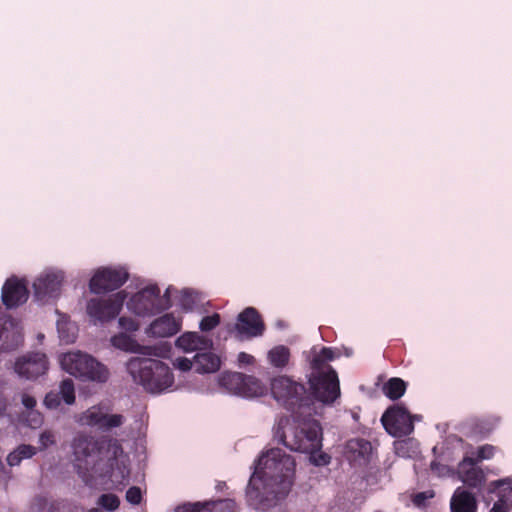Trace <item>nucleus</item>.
<instances>
[{"label":"nucleus","mask_w":512,"mask_h":512,"mask_svg":"<svg viewBox=\"0 0 512 512\" xmlns=\"http://www.w3.org/2000/svg\"><path fill=\"white\" fill-rule=\"evenodd\" d=\"M295 469V459L280 448L262 453L246 488L248 505L260 511L277 506L292 489Z\"/></svg>","instance_id":"1"},{"label":"nucleus","mask_w":512,"mask_h":512,"mask_svg":"<svg viewBox=\"0 0 512 512\" xmlns=\"http://www.w3.org/2000/svg\"><path fill=\"white\" fill-rule=\"evenodd\" d=\"M335 358L332 348L323 347L314 355L311 361V375L309 385L312 403L317 400L323 404H332L340 396V384L337 372L329 365V361Z\"/></svg>","instance_id":"2"},{"label":"nucleus","mask_w":512,"mask_h":512,"mask_svg":"<svg viewBox=\"0 0 512 512\" xmlns=\"http://www.w3.org/2000/svg\"><path fill=\"white\" fill-rule=\"evenodd\" d=\"M128 370L134 380L151 393H161L174 383L169 366L160 360L133 358L128 363Z\"/></svg>","instance_id":"3"},{"label":"nucleus","mask_w":512,"mask_h":512,"mask_svg":"<svg viewBox=\"0 0 512 512\" xmlns=\"http://www.w3.org/2000/svg\"><path fill=\"white\" fill-rule=\"evenodd\" d=\"M271 393L281 406L293 414L312 405V397L305 385L285 375L272 379Z\"/></svg>","instance_id":"4"},{"label":"nucleus","mask_w":512,"mask_h":512,"mask_svg":"<svg viewBox=\"0 0 512 512\" xmlns=\"http://www.w3.org/2000/svg\"><path fill=\"white\" fill-rule=\"evenodd\" d=\"M322 429L320 424L313 421H305L294 427L290 433L276 432L278 441L292 451L314 454L322 447Z\"/></svg>","instance_id":"5"},{"label":"nucleus","mask_w":512,"mask_h":512,"mask_svg":"<svg viewBox=\"0 0 512 512\" xmlns=\"http://www.w3.org/2000/svg\"><path fill=\"white\" fill-rule=\"evenodd\" d=\"M60 364L66 372L83 380L104 383L109 378V370L104 364L81 351L63 354Z\"/></svg>","instance_id":"6"},{"label":"nucleus","mask_w":512,"mask_h":512,"mask_svg":"<svg viewBox=\"0 0 512 512\" xmlns=\"http://www.w3.org/2000/svg\"><path fill=\"white\" fill-rule=\"evenodd\" d=\"M170 291L171 288L168 287L161 297L157 285L146 286L128 300L127 307L138 316L155 315L172 306Z\"/></svg>","instance_id":"7"},{"label":"nucleus","mask_w":512,"mask_h":512,"mask_svg":"<svg viewBox=\"0 0 512 512\" xmlns=\"http://www.w3.org/2000/svg\"><path fill=\"white\" fill-rule=\"evenodd\" d=\"M126 298L127 293L124 290L107 298H92L87 302V314L95 323L109 322L119 315Z\"/></svg>","instance_id":"8"},{"label":"nucleus","mask_w":512,"mask_h":512,"mask_svg":"<svg viewBox=\"0 0 512 512\" xmlns=\"http://www.w3.org/2000/svg\"><path fill=\"white\" fill-rule=\"evenodd\" d=\"M219 382L230 393L242 397L261 396L265 391L259 379L240 372H225L221 375Z\"/></svg>","instance_id":"9"},{"label":"nucleus","mask_w":512,"mask_h":512,"mask_svg":"<svg viewBox=\"0 0 512 512\" xmlns=\"http://www.w3.org/2000/svg\"><path fill=\"white\" fill-rule=\"evenodd\" d=\"M414 417L401 405H393L386 409L381 416L385 430L393 437H404L414 431Z\"/></svg>","instance_id":"10"},{"label":"nucleus","mask_w":512,"mask_h":512,"mask_svg":"<svg viewBox=\"0 0 512 512\" xmlns=\"http://www.w3.org/2000/svg\"><path fill=\"white\" fill-rule=\"evenodd\" d=\"M129 278L124 267H103L98 269L89 282V289L94 294H102L120 288Z\"/></svg>","instance_id":"11"},{"label":"nucleus","mask_w":512,"mask_h":512,"mask_svg":"<svg viewBox=\"0 0 512 512\" xmlns=\"http://www.w3.org/2000/svg\"><path fill=\"white\" fill-rule=\"evenodd\" d=\"M49 361L42 352H28L18 357L14 363L15 373L26 380H36L47 373Z\"/></svg>","instance_id":"12"},{"label":"nucleus","mask_w":512,"mask_h":512,"mask_svg":"<svg viewBox=\"0 0 512 512\" xmlns=\"http://www.w3.org/2000/svg\"><path fill=\"white\" fill-rule=\"evenodd\" d=\"M234 330L239 338L249 339L261 336L265 325L258 311L253 307H247L238 315Z\"/></svg>","instance_id":"13"},{"label":"nucleus","mask_w":512,"mask_h":512,"mask_svg":"<svg viewBox=\"0 0 512 512\" xmlns=\"http://www.w3.org/2000/svg\"><path fill=\"white\" fill-rule=\"evenodd\" d=\"M63 274L60 272H48L41 274L33 283L34 298L42 303L55 299L60 295Z\"/></svg>","instance_id":"14"},{"label":"nucleus","mask_w":512,"mask_h":512,"mask_svg":"<svg viewBox=\"0 0 512 512\" xmlns=\"http://www.w3.org/2000/svg\"><path fill=\"white\" fill-rule=\"evenodd\" d=\"M28 297L29 291L24 279L12 276L2 286L1 299L7 309H14L23 305Z\"/></svg>","instance_id":"15"},{"label":"nucleus","mask_w":512,"mask_h":512,"mask_svg":"<svg viewBox=\"0 0 512 512\" xmlns=\"http://www.w3.org/2000/svg\"><path fill=\"white\" fill-rule=\"evenodd\" d=\"M80 420L88 426L108 431L120 427L124 422V417L121 414H106L100 407L93 406L82 414Z\"/></svg>","instance_id":"16"},{"label":"nucleus","mask_w":512,"mask_h":512,"mask_svg":"<svg viewBox=\"0 0 512 512\" xmlns=\"http://www.w3.org/2000/svg\"><path fill=\"white\" fill-rule=\"evenodd\" d=\"M23 342L20 325L12 317L0 318V353L17 349Z\"/></svg>","instance_id":"17"},{"label":"nucleus","mask_w":512,"mask_h":512,"mask_svg":"<svg viewBox=\"0 0 512 512\" xmlns=\"http://www.w3.org/2000/svg\"><path fill=\"white\" fill-rule=\"evenodd\" d=\"M175 512H238V506L233 499L228 498L186 503L178 506Z\"/></svg>","instance_id":"18"},{"label":"nucleus","mask_w":512,"mask_h":512,"mask_svg":"<svg viewBox=\"0 0 512 512\" xmlns=\"http://www.w3.org/2000/svg\"><path fill=\"white\" fill-rule=\"evenodd\" d=\"M102 447L103 441L85 433L76 434L71 443L74 460L77 462L85 461L88 457L99 452Z\"/></svg>","instance_id":"19"},{"label":"nucleus","mask_w":512,"mask_h":512,"mask_svg":"<svg viewBox=\"0 0 512 512\" xmlns=\"http://www.w3.org/2000/svg\"><path fill=\"white\" fill-rule=\"evenodd\" d=\"M181 326L180 318H176L173 313H166L155 319L146 329V333L152 337L166 338L177 334Z\"/></svg>","instance_id":"20"},{"label":"nucleus","mask_w":512,"mask_h":512,"mask_svg":"<svg viewBox=\"0 0 512 512\" xmlns=\"http://www.w3.org/2000/svg\"><path fill=\"white\" fill-rule=\"evenodd\" d=\"M499 422L500 418L496 416L470 418L464 424L465 435L475 439L486 438L495 430Z\"/></svg>","instance_id":"21"},{"label":"nucleus","mask_w":512,"mask_h":512,"mask_svg":"<svg viewBox=\"0 0 512 512\" xmlns=\"http://www.w3.org/2000/svg\"><path fill=\"white\" fill-rule=\"evenodd\" d=\"M459 477L461 481L471 487L478 488L485 481L483 470L477 466V460L472 457L465 456L458 466Z\"/></svg>","instance_id":"22"},{"label":"nucleus","mask_w":512,"mask_h":512,"mask_svg":"<svg viewBox=\"0 0 512 512\" xmlns=\"http://www.w3.org/2000/svg\"><path fill=\"white\" fill-rule=\"evenodd\" d=\"M451 512H477L475 496L466 491L457 489L450 501Z\"/></svg>","instance_id":"23"},{"label":"nucleus","mask_w":512,"mask_h":512,"mask_svg":"<svg viewBox=\"0 0 512 512\" xmlns=\"http://www.w3.org/2000/svg\"><path fill=\"white\" fill-rule=\"evenodd\" d=\"M195 372L199 374L214 373L219 370L220 358L212 352L197 353L195 355Z\"/></svg>","instance_id":"24"},{"label":"nucleus","mask_w":512,"mask_h":512,"mask_svg":"<svg viewBox=\"0 0 512 512\" xmlns=\"http://www.w3.org/2000/svg\"><path fill=\"white\" fill-rule=\"evenodd\" d=\"M207 343V340L197 332H185L176 340V346L186 352L202 349L207 345Z\"/></svg>","instance_id":"25"},{"label":"nucleus","mask_w":512,"mask_h":512,"mask_svg":"<svg viewBox=\"0 0 512 512\" xmlns=\"http://www.w3.org/2000/svg\"><path fill=\"white\" fill-rule=\"evenodd\" d=\"M406 382L398 377L390 378L384 383L382 391L384 395L392 401L400 399L406 392Z\"/></svg>","instance_id":"26"},{"label":"nucleus","mask_w":512,"mask_h":512,"mask_svg":"<svg viewBox=\"0 0 512 512\" xmlns=\"http://www.w3.org/2000/svg\"><path fill=\"white\" fill-rule=\"evenodd\" d=\"M269 363L275 368H284L290 360V350L284 345L273 347L268 352Z\"/></svg>","instance_id":"27"},{"label":"nucleus","mask_w":512,"mask_h":512,"mask_svg":"<svg viewBox=\"0 0 512 512\" xmlns=\"http://www.w3.org/2000/svg\"><path fill=\"white\" fill-rule=\"evenodd\" d=\"M58 394H60V397L67 405H72L75 402V388L73 380L70 378L62 380Z\"/></svg>","instance_id":"28"},{"label":"nucleus","mask_w":512,"mask_h":512,"mask_svg":"<svg viewBox=\"0 0 512 512\" xmlns=\"http://www.w3.org/2000/svg\"><path fill=\"white\" fill-rule=\"evenodd\" d=\"M111 343L114 347L123 351H133L135 342L127 334L120 333L111 338Z\"/></svg>","instance_id":"29"},{"label":"nucleus","mask_w":512,"mask_h":512,"mask_svg":"<svg viewBox=\"0 0 512 512\" xmlns=\"http://www.w3.org/2000/svg\"><path fill=\"white\" fill-rule=\"evenodd\" d=\"M506 484H507V481L504 479L492 481L489 484L488 491H489V493H496L499 490L501 492L502 496L504 497L505 501L507 503L510 502L511 506H512V487L507 486V487L502 488Z\"/></svg>","instance_id":"30"},{"label":"nucleus","mask_w":512,"mask_h":512,"mask_svg":"<svg viewBox=\"0 0 512 512\" xmlns=\"http://www.w3.org/2000/svg\"><path fill=\"white\" fill-rule=\"evenodd\" d=\"M98 505L107 511H115L120 505V500L117 495L112 493L102 494L98 499Z\"/></svg>","instance_id":"31"},{"label":"nucleus","mask_w":512,"mask_h":512,"mask_svg":"<svg viewBox=\"0 0 512 512\" xmlns=\"http://www.w3.org/2000/svg\"><path fill=\"white\" fill-rule=\"evenodd\" d=\"M220 324V315L218 313H214L209 316H205L202 318L199 324V328L201 331L208 332L216 328Z\"/></svg>","instance_id":"32"},{"label":"nucleus","mask_w":512,"mask_h":512,"mask_svg":"<svg viewBox=\"0 0 512 512\" xmlns=\"http://www.w3.org/2000/svg\"><path fill=\"white\" fill-rule=\"evenodd\" d=\"M39 450L43 451L56 444V434L52 430H44L39 435Z\"/></svg>","instance_id":"33"},{"label":"nucleus","mask_w":512,"mask_h":512,"mask_svg":"<svg viewBox=\"0 0 512 512\" xmlns=\"http://www.w3.org/2000/svg\"><path fill=\"white\" fill-rule=\"evenodd\" d=\"M125 497L129 503L139 505L142 501V491L138 486H132L127 490Z\"/></svg>","instance_id":"34"},{"label":"nucleus","mask_w":512,"mask_h":512,"mask_svg":"<svg viewBox=\"0 0 512 512\" xmlns=\"http://www.w3.org/2000/svg\"><path fill=\"white\" fill-rule=\"evenodd\" d=\"M494 453H495V447L490 444H485L478 448L477 457L474 459L477 460V463H478L482 460L492 458L494 456Z\"/></svg>","instance_id":"35"},{"label":"nucleus","mask_w":512,"mask_h":512,"mask_svg":"<svg viewBox=\"0 0 512 512\" xmlns=\"http://www.w3.org/2000/svg\"><path fill=\"white\" fill-rule=\"evenodd\" d=\"M60 394L49 392L44 398V405L49 409H56L61 403Z\"/></svg>","instance_id":"36"},{"label":"nucleus","mask_w":512,"mask_h":512,"mask_svg":"<svg viewBox=\"0 0 512 512\" xmlns=\"http://www.w3.org/2000/svg\"><path fill=\"white\" fill-rule=\"evenodd\" d=\"M16 449L22 460L30 459L37 453V448L29 444H21Z\"/></svg>","instance_id":"37"},{"label":"nucleus","mask_w":512,"mask_h":512,"mask_svg":"<svg viewBox=\"0 0 512 512\" xmlns=\"http://www.w3.org/2000/svg\"><path fill=\"white\" fill-rule=\"evenodd\" d=\"M194 364H195V357L193 358V360H190L185 357H179L175 361V366L181 371H189L191 369L195 370Z\"/></svg>","instance_id":"38"},{"label":"nucleus","mask_w":512,"mask_h":512,"mask_svg":"<svg viewBox=\"0 0 512 512\" xmlns=\"http://www.w3.org/2000/svg\"><path fill=\"white\" fill-rule=\"evenodd\" d=\"M495 494L498 496V500L494 503L490 512H508L507 502L498 490Z\"/></svg>","instance_id":"39"},{"label":"nucleus","mask_w":512,"mask_h":512,"mask_svg":"<svg viewBox=\"0 0 512 512\" xmlns=\"http://www.w3.org/2000/svg\"><path fill=\"white\" fill-rule=\"evenodd\" d=\"M119 326L131 332L136 331L138 329V324L132 318L128 317H120Z\"/></svg>","instance_id":"40"},{"label":"nucleus","mask_w":512,"mask_h":512,"mask_svg":"<svg viewBox=\"0 0 512 512\" xmlns=\"http://www.w3.org/2000/svg\"><path fill=\"white\" fill-rule=\"evenodd\" d=\"M310 455V460L317 466L327 465L330 462V456L325 453L319 454L318 457H315L314 454Z\"/></svg>","instance_id":"41"},{"label":"nucleus","mask_w":512,"mask_h":512,"mask_svg":"<svg viewBox=\"0 0 512 512\" xmlns=\"http://www.w3.org/2000/svg\"><path fill=\"white\" fill-rule=\"evenodd\" d=\"M21 461H22V458L17 453V449H15L11 453H9V455L7 456V463L10 466H17V465H19L21 463Z\"/></svg>","instance_id":"42"},{"label":"nucleus","mask_w":512,"mask_h":512,"mask_svg":"<svg viewBox=\"0 0 512 512\" xmlns=\"http://www.w3.org/2000/svg\"><path fill=\"white\" fill-rule=\"evenodd\" d=\"M21 461H22V458L17 453V449H15L11 453H9V455L7 456V463L10 466H17V465H19L21 463Z\"/></svg>","instance_id":"43"},{"label":"nucleus","mask_w":512,"mask_h":512,"mask_svg":"<svg viewBox=\"0 0 512 512\" xmlns=\"http://www.w3.org/2000/svg\"><path fill=\"white\" fill-rule=\"evenodd\" d=\"M58 331H59V334H60V338L62 341L66 342V343H72L75 341V333H67L65 334L64 330H63V327L61 324H58Z\"/></svg>","instance_id":"44"},{"label":"nucleus","mask_w":512,"mask_h":512,"mask_svg":"<svg viewBox=\"0 0 512 512\" xmlns=\"http://www.w3.org/2000/svg\"><path fill=\"white\" fill-rule=\"evenodd\" d=\"M22 404L27 409H33L36 406V399L33 396H30L28 394H24L22 396Z\"/></svg>","instance_id":"45"},{"label":"nucleus","mask_w":512,"mask_h":512,"mask_svg":"<svg viewBox=\"0 0 512 512\" xmlns=\"http://www.w3.org/2000/svg\"><path fill=\"white\" fill-rule=\"evenodd\" d=\"M238 361L243 364H252L254 361V357L250 354H247L245 352H241L238 355Z\"/></svg>","instance_id":"46"},{"label":"nucleus","mask_w":512,"mask_h":512,"mask_svg":"<svg viewBox=\"0 0 512 512\" xmlns=\"http://www.w3.org/2000/svg\"><path fill=\"white\" fill-rule=\"evenodd\" d=\"M425 499H426L425 493H423V492L418 493L414 497V503L416 505H420V504H422L424 502Z\"/></svg>","instance_id":"47"},{"label":"nucleus","mask_w":512,"mask_h":512,"mask_svg":"<svg viewBox=\"0 0 512 512\" xmlns=\"http://www.w3.org/2000/svg\"><path fill=\"white\" fill-rule=\"evenodd\" d=\"M113 450H114L115 457L117 456L118 452H120V453L123 452L121 445L119 443H117L116 441L113 442Z\"/></svg>","instance_id":"48"},{"label":"nucleus","mask_w":512,"mask_h":512,"mask_svg":"<svg viewBox=\"0 0 512 512\" xmlns=\"http://www.w3.org/2000/svg\"><path fill=\"white\" fill-rule=\"evenodd\" d=\"M128 476H129V470L126 467H123V469L121 470V478L125 479Z\"/></svg>","instance_id":"49"},{"label":"nucleus","mask_w":512,"mask_h":512,"mask_svg":"<svg viewBox=\"0 0 512 512\" xmlns=\"http://www.w3.org/2000/svg\"><path fill=\"white\" fill-rule=\"evenodd\" d=\"M440 467H441V465L437 462L431 463V470H433V471L438 470Z\"/></svg>","instance_id":"50"},{"label":"nucleus","mask_w":512,"mask_h":512,"mask_svg":"<svg viewBox=\"0 0 512 512\" xmlns=\"http://www.w3.org/2000/svg\"><path fill=\"white\" fill-rule=\"evenodd\" d=\"M5 409V404L4 402L2 401V399L0 398V413Z\"/></svg>","instance_id":"51"},{"label":"nucleus","mask_w":512,"mask_h":512,"mask_svg":"<svg viewBox=\"0 0 512 512\" xmlns=\"http://www.w3.org/2000/svg\"><path fill=\"white\" fill-rule=\"evenodd\" d=\"M359 443H363V444H360L361 447H363L364 445H370V443L368 441H364V440H360Z\"/></svg>","instance_id":"52"},{"label":"nucleus","mask_w":512,"mask_h":512,"mask_svg":"<svg viewBox=\"0 0 512 512\" xmlns=\"http://www.w3.org/2000/svg\"><path fill=\"white\" fill-rule=\"evenodd\" d=\"M88 512H102V511L98 508H92Z\"/></svg>","instance_id":"53"},{"label":"nucleus","mask_w":512,"mask_h":512,"mask_svg":"<svg viewBox=\"0 0 512 512\" xmlns=\"http://www.w3.org/2000/svg\"><path fill=\"white\" fill-rule=\"evenodd\" d=\"M184 295H187L188 294V291L187 290H184L183 291Z\"/></svg>","instance_id":"54"}]
</instances>
